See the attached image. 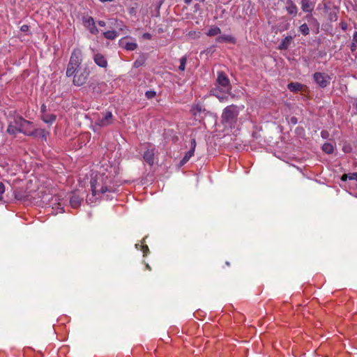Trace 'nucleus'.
<instances>
[{
  "label": "nucleus",
  "mask_w": 357,
  "mask_h": 357,
  "mask_svg": "<svg viewBox=\"0 0 357 357\" xmlns=\"http://www.w3.org/2000/svg\"><path fill=\"white\" fill-rule=\"evenodd\" d=\"M114 175L112 172L99 173L91 181L92 193L94 196L106 192H114Z\"/></svg>",
  "instance_id": "f257e3e1"
},
{
  "label": "nucleus",
  "mask_w": 357,
  "mask_h": 357,
  "mask_svg": "<svg viewBox=\"0 0 357 357\" xmlns=\"http://www.w3.org/2000/svg\"><path fill=\"white\" fill-rule=\"evenodd\" d=\"M35 128L33 123L25 120L20 116H14L13 121H10L8 126L7 131L10 134L15 135L17 132L24 133L26 135H33Z\"/></svg>",
  "instance_id": "f03ea898"
},
{
  "label": "nucleus",
  "mask_w": 357,
  "mask_h": 357,
  "mask_svg": "<svg viewBox=\"0 0 357 357\" xmlns=\"http://www.w3.org/2000/svg\"><path fill=\"white\" fill-rule=\"evenodd\" d=\"M239 109L235 105L226 107L222 113V123L225 127L234 128L237 123Z\"/></svg>",
  "instance_id": "7ed1b4c3"
},
{
  "label": "nucleus",
  "mask_w": 357,
  "mask_h": 357,
  "mask_svg": "<svg viewBox=\"0 0 357 357\" xmlns=\"http://www.w3.org/2000/svg\"><path fill=\"white\" fill-rule=\"evenodd\" d=\"M82 52L79 48H75L70 55L69 62L66 68V76L72 77L75 70L82 68Z\"/></svg>",
  "instance_id": "20e7f679"
},
{
  "label": "nucleus",
  "mask_w": 357,
  "mask_h": 357,
  "mask_svg": "<svg viewBox=\"0 0 357 357\" xmlns=\"http://www.w3.org/2000/svg\"><path fill=\"white\" fill-rule=\"evenodd\" d=\"M214 88H218L225 93H229L231 89L229 79L223 72H218Z\"/></svg>",
  "instance_id": "39448f33"
},
{
  "label": "nucleus",
  "mask_w": 357,
  "mask_h": 357,
  "mask_svg": "<svg viewBox=\"0 0 357 357\" xmlns=\"http://www.w3.org/2000/svg\"><path fill=\"white\" fill-rule=\"evenodd\" d=\"M89 76V70L87 68H82L75 70L72 75V77H73V83L78 86H82L86 82Z\"/></svg>",
  "instance_id": "423d86ee"
},
{
  "label": "nucleus",
  "mask_w": 357,
  "mask_h": 357,
  "mask_svg": "<svg viewBox=\"0 0 357 357\" xmlns=\"http://www.w3.org/2000/svg\"><path fill=\"white\" fill-rule=\"evenodd\" d=\"M144 146L146 150L144 153L143 158L146 163L149 165H153L155 160L154 155L155 153V147L154 145L151 144H145Z\"/></svg>",
  "instance_id": "0eeeda50"
},
{
  "label": "nucleus",
  "mask_w": 357,
  "mask_h": 357,
  "mask_svg": "<svg viewBox=\"0 0 357 357\" xmlns=\"http://www.w3.org/2000/svg\"><path fill=\"white\" fill-rule=\"evenodd\" d=\"M313 77L316 83L321 88L326 87L330 82V77L325 73H315Z\"/></svg>",
  "instance_id": "6e6552de"
},
{
  "label": "nucleus",
  "mask_w": 357,
  "mask_h": 357,
  "mask_svg": "<svg viewBox=\"0 0 357 357\" xmlns=\"http://www.w3.org/2000/svg\"><path fill=\"white\" fill-rule=\"evenodd\" d=\"M112 123V114L111 112H107L102 118L96 120V124L100 127L107 126Z\"/></svg>",
  "instance_id": "1a4fd4ad"
},
{
  "label": "nucleus",
  "mask_w": 357,
  "mask_h": 357,
  "mask_svg": "<svg viewBox=\"0 0 357 357\" xmlns=\"http://www.w3.org/2000/svg\"><path fill=\"white\" fill-rule=\"evenodd\" d=\"M84 26L89 29L91 33L97 35L99 33L98 28L96 26L95 21L92 17H89L84 20Z\"/></svg>",
  "instance_id": "9d476101"
},
{
  "label": "nucleus",
  "mask_w": 357,
  "mask_h": 357,
  "mask_svg": "<svg viewBox=\"0 0 357 357\" xmlns=\"http://www.w3.org/2000/svg\"><path fill=\"white\" fill-rule=\"evenodd\" d=\"M211 92L213 96H215L222 102H226L228 99V93H223L222 91L218 88H213Z\"/></svg>",
  "instance_id": "9b49d317"
},
{
  "label": "nucleus",
  "mask_w": 357,
  "mask_h": 357,
  "mask_svg": "<svg viewBox=\"0 0 357 357\" xmlns=\"http://www.w3.org/2000/svg\"><path fill=\"white\" fill-rule=\"evenodd\" d=\"M285 9L288 14L292 15L293 17H295L298 13V8L291 0H288L287 1Z\"/></svg>",
  "instance_id": "f8f14e48"
},
{
  "label": "nucleus",
  "mask_w": 357,
  "mask_h": 357,
  "mask_svg": "<svg viewBox=\"0 0 357 357\" xmlns=\"http://www.w3.org/2000/svg\"><path fill=\"white\" fill-rule=\"evenodd\" d=\"M94 62L100 67L106 68L107 61L106 58L101 54H96L93 57Z\"/></svg>",
  "instance_id": "ddd939ff"
},
{
  "label": "nucleus",
  "mask_w": 357,
  "mask_h": 357,
  "mask_svg": "<svg viewBox=\"0 0 357 357\" xmlns=\"http://www.w3.org/2000/svg\"><path fill=\"white\" fill-rule=\"evenodd\" d=\"M301 8L304 12H312L314 7V3L311 0H301Z\"/></svg>",
  "instance_id": "4468645a"
},
{
  "label": "nucleus",
  "mask_w": 357,
  "mask_h": 357,
  "mask_svg": "<svg viewBox=\"0 0 357 357\" xmlns=\"http://www.w3.org/2000/svg\"><path fill=\"white\" fill-rule=\"evenodd\" d=\"M216 42L234 44L236 43V39L231 35H221L216 38Z\"/></svg>",
  "instance_id": "2eb2a0df"
},
{
  "label": "nucleus",
  "mask_w": 357,
  "mask_h": 357,
  "mask_svg": "<svg viewBox=\"0 0 357 357\" xmlns=\"http://www.w3.org/2000/svg\"><path fill=\"white\" fill-rule=\"evenodd\" d=\"M83 201V197H80L79 195H73L70 199V203L73 208H77L80 206L82 202Z\"/></svg>",
  "instance_id": "dca6fc26"
},
{
  "label": "nucleus",
  "mask_w": 357,
  "mask_h": 357,
  "mask_svg": "<svg viewBox=\"0 0 357 357\" xmlns=\"http://www.w3.org/2000/svg\"><path fill=\"white\" fill-rule=\"evenodd\" d=\"M293 38L290 36L285 37L280 43L279 45L280 50H287L289 47L290 43H291Z\"/></svg>",
  "instance_id": "f3484780"
},
{
  "label": "nucleus",
  "mask_w": 357,
  "mask_h": 357,
  "mask_svg": "<svg viewBox=\"0 0 357 357\" xmlns=\"http://www.w3.org/2000/svg\"><path fill=\"white\" fill-rule=\"evenodd\" d=\"M221 33V30L219 27L216 26H211L208 31L206 33V34L208 36L212 37L219 35Z\"/></svg>",
  "instance_id": "a211bd4d"
},
{
  "label": "nucleus",
  "mask_w": 357,
  "mask_h": 357,
  "mask_svg": "<svg viewBox=\"0 0 357 357\" xmlns=\"http://www.w3.org/2000/svg\"><path fill=\"white\" fill-rule=\"evenodd\" d=\"M120 44L127 50H135L137 47V44L135 42H126L124 43L123 40H121Z\"/></svg>",
  "instance_id": "6ab92c4d"
},
{
  "label": "nucleus",
  "mask_w": 357,
  "mask_h": 357,
  "mask_svg": "<svg viewBox=\"0 0 357 357\" xmlns=\"http://www.w3.org/2000/svg\"><path fill=\"white\" fill-rule=\"evenodd\" d=\"M347 178H349V180H355L357 181V172L344 174L341 177V180L343 181H347Z\"/></svg>",
  "instance_id": "aec40b11"
},
{
  "label": "nucleus",
  "mask_w": 357,
  "mask_h": 357,
  "mask_svg": "<svg viewBox=\"0 0 357 357\" xmlns=\"http://www.w3.org/2000/svg\"><path fill=\"white\" fill-rule=\"evenodd\" d=\"M107 39L114 40L117 37V32L115 31H107L103 33Z\"/></svg>",
  "instance_id": "412c9836"
},
{
  "label": "nucleus",
  "mask_w": 357,
  "mask_h": 357,
  "mask_svg": "<svg viewBox=\"0 0 357 357\" xmlns=\"http://www.w3.org/2000/svg\"><path fill=\"white\" fill-rule=\"evenodd\" d=\"M302 86L298 83L291 82L288 84V89L291 91H298L301 89Z\"/></svg>",
  "instance_id": "4be33fe9"
},
{
  "label": "nucleus",
  "mask_w": 357,
  "mask_h": 357,
  "mask_svg": "<svg viewBox=\"0 0 357 357\" xmlns=\"http://www.w3.org/2000/svg\"><path fill=\"white\" fill-rule=\"evenodd\" d=\"M333 146L330 143H325L322 146V150L327 154H331L333 152Z\"/></svg>",
  "instance_id": "5701e85b"
},
{
  "label": "nucleus",
  "mask_w": 357,
  "mask_h": 357,
  "mask_svg": "<svg viewBox=\"0 0 357 357\" xmlns=\"http://www.w3.org/2000/svg\"><path fill=\"white\" fill-rule=\"evenodd\" d=\"M193 150H190L188 152H187L185 155V156L183 158V159L181 160V165H183L185 164L190 158L194 155Z\"/></svg>",
  "instance_id": "b1692460"
},
{
  "label": "nucleus",
  "mask_w": 357,
  "mask_h": 357,
  "mask_svg": "<svg viewBox=\"0 0 357 357\" xmlns=\"http://www.w3.org/2000/svg\"><path fill=\"white\" fill-rule=\"evenodd\" d=\"M43 119L47 123H52L56 119V116L54 114L46 115L43 116Z\"/></svg>",
  "instance_id": "393cba45"
},
{
  "label": "nucleus",
  "mask_w": 357,
  "mask_h": 357,
  "mask_svg": "<svg viewBox=\"0 0 357 357\" xmlns=\"http://www.w3.org/2000/svg\"><path fill=\"white\" fill-rule=\"evenodd\" d=\"M299 31L304 35H308L310 33V29L307 24H303L299 27Z\"/></svg>",
  "instance_id": "a878e982"
},
{
  "label": "nucleus",
  "mask_w": 357,
  "mask_h": 357,
  "mask_svg": "<svg viewBox=\"0 0 357 357\" xmlns=\"http://www.w3.org/2000/svg\"><path fill=\"white\" fill-rule=\"evenodd\" d=\"M186 62H187V57L186 56H184L181 58V59H180V66L178 67V69L180 70H181V71L185 70Z\"/></svg>",
  "instance_id": "bb28decb"
},
{
  "label": "nucleus",
  "mask_w": 357,
  "mask_h": 357,
  "mask_svg": "<svg viewBox=\"0 0 357 357\" xmlns=\"http://www.w3.org/2000/svg\"><path fill=\"white\" fill-rule=\"evenodd\" d=\"M155 92L153 91H148L146 92V97L149 99L153 98L155 96Z\"/></svg>",
  "instance_id": "cd10ccee"
},
{
  "label": "nucleus",
  "mask_w": 357,
  "mask_h": 357,
  "mask_svg": "<svg viewBox=\"0 0 357 357\" xmlns=\"http://www.w3.org/2000/svg\"><path fill=\"white\" fill-rule=\"evenodd\" d=\"M116 27H118L121 31L127 29L126 26L124 25L122 22H118V21H116Z\"/></svg>",
  "instance_id": "c85d7f7f"
},
{
  "label": "nucleus",
  "mask_w": 357,
  "mask_h": 357,
  "mask_svg": "<svg viewBox=\"0 0 357 357\" xmlns=\"http://www.w3.org/2000/svg\"><path fill=\"white\" fill-rule=\"evenodd\" d=\"M196 141L195 139H192L190 142V150H193V152H195V148H196Z\"/></svg>",
  "instance_id": "c756f323"
},
{
  "label": "nucleus",
  "mask_w": 357,
  "mask_h": 357,
  "mask_svg": "<svg viewBox=\"0 0 357 357\" xmlns=\"http://www.w3.org/2000/svg\"><path fill=\"white\" fill-rule=\"evenodd\" d=\"M5 191L4 185L3 183L0 182V200L2 199V195Z\"/></svg>",
  "instance_id": "7c9ffc66"
},
{
  "label": "nucleus",
  "mask_w": 357,
  "mask_h": 357,
  "mask_svg": "<svg viewBox=\"0 0 357 357\" xmlns=\"http://www.w3.org/2000/svg\"><path fill=\"white\" fill-rule=\"evenodd\" d=\"M142 64H143V61L136 60L134 62V67L135 68H139V66H142Z\"/></svg>",
  "instance_id": "2f4dec72"
},
{
  "label": "nucleus",
  "mask_w": 357,
  "mask_h": 357,
  "mask_svg": "<svg viewBox=\"0 0 357 357\" xmlns=\"http://www.w3.org/2000/svg\"><path fill=\"white\" fill-rule=\"evenodd\" d=\"M52 208L54 209H56V210L60 209V212H64V210L61 207V203H58L56 206H52Z\"/></svg>",
  "instance_id": "473e14b6"
},
{
  "label": "nucleus",
  "mask_w": 357,
  "mask_h": 357,
  "mask_svg": "<svg viewBox=\"0 0 357 357\" xmlns=\"http://www.w3.org/2000/svg\"><path fill=\"white\" fill-rule=\"evenodd\" d=\"M356 49H357V43H355L353 42L351 45V50L352 52H354L355 50H356Z\"/></svg>",
  "instance_id": "72a5a7b5"
},
{
  "label": "nucleus",
  "mask_w": 357,
  "mask_h": 357,
  "mask_svg": "<svg viewBox=\"0 0 357 357\" xmlns=\"http://www.w3.org/2000/svg\"><path fill=\"white\" fill-rule=\"evenodd\" d=\"M143 38L149 40L151 38V34H150L149 33H144L143 34Z\"/></svg>",
  "instance_id": "f704fd0d"
},
{
  "label": "nucleus",
  "mask_w": 357,
  "mask_h": 357,
  "mask_svg": "<svg viewBox=\"0 0 357 357\" xmlns=\"http://www.w3.org/2000/svg\"><path fill=\"white\" fill-rule=\"evenodd\" d=\"M353 42L357 43V31H355L353 34Z\"/></svg>",
  "instance_id": "c9c22d12"
},
{
  "label": "nucleus",
  "mask_w": 357,
  "mask_h": 357,
  "mask_svg": "<svg viewBox=\"0 0 357 357\" xmlns=\"http://www.w3.org/2000/svg\"><path fill=\"white\" fill-rule=\"evenodd\" d=\"M28 29H29V26H27V25H22L21 26L22 31H28Z\"/></svg>",
  "instance_id": "e433bc0d"
},
{
  "label": "nucleus",
  "mask_w": 357,
  "mask_h": 357,
  "mask_svg": "<svg viewBox=\"0 0 357 357\" xmlns=\"http://www.w3.org/2000/svg\"><path fill=\"white\" fill-rule=\"evenodd\" d=\"M98 24L100 26H105L106 25V23L105 21L100 20V21H98Z\"/></svg>",
  "instance_id": "4c0bfd02"
},
{
  "label": "nucleus",
  "mask_w": 357,
  "mask_h": 357,
  "mask_svg": "<svg viewBox=\"0 0 357 357\" xmlns=\"http://www.w3.org/2000/svg\"><path fill=\"white\" fill-rule=\"evenodd\" d=\"M341 27H342V29L343 30H344V31H345V30H347V24H346V23L342 22V23L341 24Z\"/></svg>",
  "instance_id": "58836bf2"
},
{
  "label": "nucleus",
  "mask_w": 357,
  "mask_h": 357,
  "mask_svg": "<svg viewBox=\"0 0 357 357\" xmlns=\"http://www.w3.org/2000/svg\"><path fill=\"white\" fill-rule=\"evenodd\" d=\"M142 248H143V252H144V253H145L146 250H149V248H148V246H147V245H144V246L143 245V246H142Z\"/></svg>",
  "instance_id": "ea45409f"
},
{
  "label": "nucleus",
  "mask_w": 357,
  "mask_h": 357,
  "mask_svg": "<svg viewBox=\"0 0 357 357\" xmlns=\"http://www.w3.org/2000/svg\"><path fill=\"white\" fill-rule=\"evenodd\" d=\"M114 0H100V1L102 2V3H105V2H112Z\"/></svg>",
  "instance_id": "a19ab883"
},
{
  "label": "nucleus",
  "mask_w": 357,
  "mask_h": 357,
  "mask_svg": "<svg viewBox=\"0 0 357 357\" xmlns=\"http://www.w3.org/2000/svg\"><path fill=\"white\" fill-rule=\"evenodd\" d=\"M184 2H185L186 4H190V3L192 2V0H184Z\"/></svg>",
  "instance_id": "79ce46f5"
},
{
  "label": "nucleus",
  "mask_w": 357,
  "mask_h": 357,
  "mask_svg": "<svg viewBox=\"0 0 357 357\" xmlns=\"http://www.w3.org/2000/svg\"><path fill=\"white\" fill-rule=\"evenodd\" d=\"M321 136H322L323 137H325V136H326L325 132H324V131H323V132H321Z\"/></svg>",
  "instance_id": "37998d69"
},
{
  "label": "nucleus",
  "mask_w": 357,
  "mask_h": 357,
  "mask_svg": "<svg viewBox=\"0 0 357 357\" xmlns=\"http://www.w3.org/2000/svg\"><path fill=\"white\" fill-rule=\"evenodd\" d=\"M197 109L199 112L201 111V107L197 106Z\"/></svg>",
  "instance_id": "c03bdc74"
},
{
  "label": "nucleus",
  "mask_w": 357,
  "mask_h": 357,
  "mask_svg": "<svg viewBox=\"0 0 357 357\" xmlns=\"http://www.w3.org/2000/svg\"><path fill=\"white\" fill-rule=\"evenodd\" d=\"M291 121H292V122H294V123H296V121L295 120V119H294V118H292V119H291Z\"/></svg>",
  "instance_id": "a18cd8bd"
},
{
  "label": "nucleus",
  "mask_w": 357,
  "mask_h": 357,
  "mask_svg": "<svg viewBox=\"0 0 357 357\" xmlns=\"http://www.w3.org/2000/svg\"><path fill=\"white\" fill-rule=\"evenodd\" d=\"M354 106L357 108V100L355 101Z\"/></svg>",
  "instance_id": "49530a36"
},
{
  "label": "nucleus",
  "mask_w": 357,
  "mask_h": 357,
  "mask_svg": "<svg viewBox=\"0 0 357 357\" xmlns=\"http://www.w3.org/2000/svg\"><path fill=\"white\" fill-rule=\"evenodd\" d=\"M146 268H147L148 269H149V270L151 269V268H150V266H149V264H146Z\"/></svg>",
  "instance_id": "de8ad7c7"
}]
</instances>
